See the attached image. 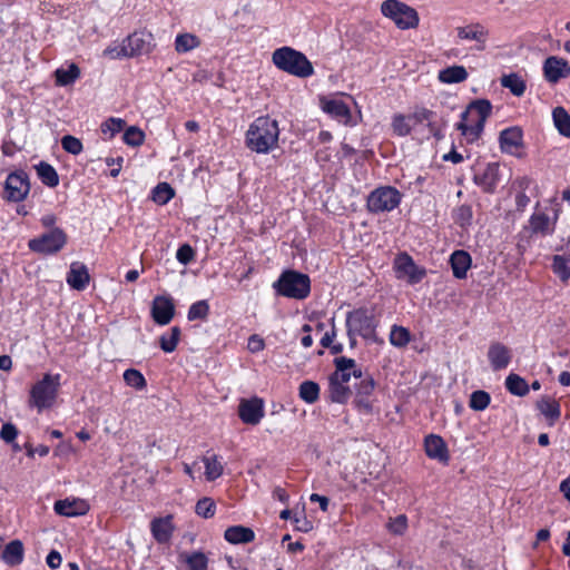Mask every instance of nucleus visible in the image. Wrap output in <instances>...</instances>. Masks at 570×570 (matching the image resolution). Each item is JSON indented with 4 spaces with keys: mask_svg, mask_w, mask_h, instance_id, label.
Segmentation results:
<instances>
[{
    "mask_svg": "<svg viewBox=\"0 0 570 570\" xmlns=\"http://www.w3.org/2000/svg\"><path fill=\"white\" fill-rule=\"evenodd\" d=\"M202 461L205 465V478L207 481H215L223 474L224 466L218 455H205Z\"/></svg>",
    "mask_w": 570,
    "mask_h": 570,
    "instance_id": "e433bc0d",
    "label": "nucleus"
},
{
    "mask_svg": "<svg viewBox=\"0 0 570 570\" xmlns=\"http://www.w3.org/2000/svg\"><path fill=\"white\" fill-rule=\"evenodd\" d=\"M180 559L187 564L189 570H208V558L202 551L181 553Z\"/></svg>",
    "mask_w": 570,
    "mask_h": 570,
    "instance_id": "79ce46f5",
    "label": "nucleus"
},
{
    "mask_svg": "<svg viewBox=\"0 0 570 570\" xmlns=\"http://www.w3.org/2000/svg\"><path fill=\"white\" fill-rule=\"evenodd\" d=\"M105 163L107 166L111 167L109 175L112 178L118 177V175L121 170V167H122L124 158L122 157H117V158L107 157L105 159Z\"/></svg>",
    "mask_w": 570,
    "mask_h": 570,
    "instance_id": "0e129e2a",
    "label": "nucleus"
},
{
    "mask_svg": "<svg viewBox=\"0 0 570 570\" xmlns=\"http://www.w3.org/2000/svg\"><path fill=\"white\" fill-rule=\"evenodd\" d=\"M124 381L128 386L138 391H141L147 386L145 376L141 372L135 368H128L124 372Z\"/></svg>",
    "mask_w": 570,
    "mask_h": 570,
    "instance_id": "8fccbe9b",
    "label": "nucleus"
},
{
    "mask_svg": "<svg viewBox=\"0 0 570 570\" xmlns=\"http://www.w3.org/2000/svg\"><path fill=\"white\" fill-rule=\"evenodd\" d=\"M60 386V374H45L30 390V406H36L38 411L50 407Z\"/></svg>",
    "mask_w": 570,
    "mask_h": 570,
    "instance_id": "423d86ee",
    "label": "nucleus"
},
{
    "mask_svg": "<svg viewBox=\"0 0 570 570\" xmlns=\"http://www.w3.org/2000/svg\"><path fill=\"white\" fill-rule=\"evenodd\" d=\"M469 73L463 66H450L439 71V80L443 83H460L466 80Z\"/></svg>",
    "mask_w": 570,
    "mask_h": 570,
    "instance_id": "473e14b6",
    "label": "nucleus"
},
{
    "mask_svg": "<svg viewBox=\"0 0 570 570\" xmlns=\"http://www.w3.org/2000/svg\"><path fill=\"white\" fill-rule=\"evenodd\" d=\"M200 46V39L193 33H178L175 39V50L178 53L189 52Z\"/></svg>",
    "mask_w": 570,
    "mask_h": 570,
    "instance_id": "ea45409f",
    "label": "nucleus"
},
{
    "mask_svg": "<svg viewBox=\"0 0 570 570\" xmlns=\"http://www.w3.org/2000/svg\"><path fill=\"white\" fill-rule=\"evenodd\" d=\"M500 148L502 153L515 155V149L523 144V134L519 127L503 129L499 136Z\"/></svg>",
    "mask_w": 570,
    "mask_h": 570,
    "instance_id": "5701e85b",
    "label": "nucleus"
},
{
    "mask_svg": "<svg viewBox=\"0 0 570 570\" xmlns=\"http://www.w3.org/2000/svg\"><path fill=\"white\" fill-rule=\"evenodd\" d=\"M175 196V189L168 183H159L151 191V199L158 205H166Z\"/></svg>",
    "mask_w": 570,
    "mask_h": 570,
    "instance_id": "c03bdc74",
    "label": "nucleus"
},
{
    "mask_svg": "<svg viewBox=\"0 0 570 570\" xmlns=\"http://www.w3.org/2000/svg\"><path fill=\"white\" fill-rule=\"evenodd\" d=\"M238 415L246 424H258L264 416L263 400L257 396L249 400H242L238 406Z\"/></svg>",
    "mask_w": 570,
    "mask_h": 570,
    "instance_id": "a211bd4d",
    "label": "nucleus"
},
{
    "mask_svg": "<svg viewBox=\"0 0 570 570\" xmlns=\"http://www.w3.org/2000/svg\"><path fill=\"white\" fill-rule=\"evenodd\" d=\"M492 105L488 99H476L469 104L466 109L461 112V120L456 124V129L466 138L469 142L476 141L483 132L485 121L491 115Z\"/></svg>",
    "mask_w": 570,
    "mask_h": 570,
    "instance_id": "f03ea898",
    "label": "nucleus"
},
{
    "mask_svg": "<svg viewBox=\"0 0 570 570\" xmlns=\"http://www.w3.org/2000/svg\"><path fill=\"white\" fill-rule=\"evenodd\" d=\"M248 350L252 352V353H257V352H261L264 350L265 347V343H264V340L257 335V334H253L249 338H248Z\"/></svg>",
    "mask_w": 570,
    "mask_h": 570,
    "instance_id": "69168bd1",
    "label": "nucleus"
},
{
    "mask_svg": "<svg viewBox=\"0 0 570 570\" xmlns=\"http://www.w3.org/2000/svg\"><path fill=\"white\" fill-rule=\"evenodd\" d=\"M122 42L129 58L148 55L155 47L153 35L145 30L132 32Z\"/></svg>",
    "mask_w": 570,
    "mask_h": 570,
    "instance_id": "ddd939ff",
    "label": "nucleus"
},
{
    "mask_svg": "<svg viewBox=\"0 0 570 570\" xmlns=\"http://www.w3.org/2000/svg\"><path fill=\"white\" fill-rule=\"evenodd\" d=\"M273 287L281 296L302 301L311 293V278L307 274L286 269L279 275Z\"/></svg>",
    "mask_w": 570,
    "mask_h": 570,
    "instance_id": "20e7f679",
    "label": "nucleus"
},
{
    "mask_svg": "<svg viewBox=\"0 0 570 570\" xmlns=\"http://www.w3.org/2000/svg\"><path fill=\"white\" fill-rule=\"evenodd\" d=\"M195 512L204 519L213 518L216 512V503L212 498H202L196 503Z\"/></svg>",
    "mask_w": 570,
    "mask_h": 570,
    "instance_id": "5fc2aeb1",
    "label": "nucleus"
},
{
    "mask_svg": "<svg viewBox=\"0 0 570 570\" xmlns=\"http://www.w3.org/2000/svg\"><path fill=\"white\" fill-rule=\"evenodd\" d=\"M180 338V328L178 326H174L170 328L169 333L163 334L159 337V346L165 353H173L179 342Z\"/></svg>",
    "mask_w": 570,
    "mask_h": 570,
    "instance_id": "a18cd8bd",
    "label": "nucleus"
},
{
    "mask_svg": "<svg viewBox=\"0 0 570 570\" xmlns=\"http://www.w3.org/2000/svg\"><path fill=\"white\" fill-rule=\"evenodd\" d=\"M298 395L304 402L313 404L320 399V385L314 381H304L298 387Z\"/></svg>",
    "mask_w": 570,
    "mask_h": 570,
    "instance_id": "37998d69",
    "label": "nucleus"
},
{
    "mask_svg": "<svg viewBox=\"0 0 570 570\" xmlns=\"http://www.w3.org/2000/svg\"><path fill=\"white\" fill-rule=\"evenodd\" d=\"M212 79V73L206 69H198L193 73V81L204 83Z\"/></svg>",
    "mask_w": 570,
    "mask_h": 570,
    "instance_id": "774afa93",
    "label": "nucleus"
},
{
    "mask_svg": "<svg viewBox=\"0 0 570 570\" xmlns=\"http://www.w3.org/2000/svg\"><path fill=\"white\" fill-rule=\"evenodd\" d=\"M377 321L375 320L374 313L367 308H357L347 313L346 327L350 340H353V335H360L364 340L377 341L376 327Z\"/></svg>",
    "mask_w": 570,
    "mask_h": 570,
    "instance_id": "39448f33",
    "label": "nucleus"
},
{
    "mask_svg": "<svg viewBox=\"0 0 570 570\" xmlns=\"http://www.w3.org/2000/svg\"><path fill=\"white\" fill-rule=\"evenodd\" d=\"M491 402V396L483 390H478L471 393L469 406L473 411H484Z\"/></svg>",
    "mask_w": 570,
    "mask_h": 570,
    "instance_id": "09e8293b",
    "label": "nucleus"
},
{
    "mask_svg": "<svg viewBox=\"0 0 570 570\" xmlns=\"http://www.w3.org/2000/svg\"><path fill=\"white\" fill-rule=\"evenodd\" d=\"M472 207L470 205L463 204L454 209L453 219L455 224H458L462 228H466L472 223Z\"/></svg>",
    "mask_w": 570,
    "mask_h": 570,
    "instance_id": "864d4df0",
    "label": "nucleus"
},
{
    "mask_svg": "<svg viewBox=\"0 0 570 570\" xmlns=\"http://www.w3.org/2000/svg\"><path fill=\"white\" fill-rule=\"evenodd\" d=\"M504 385L509 393L515 396H525L530 391V386L527 381L515 373H510L505 377Z\"/></svg>",
    "mask_w": 570,
    "mask_h": 570,
    "instance_id": "f704fd0d",
    "label": "nucleus"
},
{
    "mask_svg": "<svg viewBox=\"0 0 570 570\" xmlns=\"http://www.w3.org/2000/svg\"><path fill=\"white\" fill-rule=\"evenodd\" d=\"M512 358L511 350L500 342H493L488 350V360L493 371L508 367Z\"/></svg>",
    "mask_w": 570,
    "mask_h": 570,
    "instance_id": "6ab92c4d",
    "label": "nucleus"
},
{
    "mask_svg": "<svg viewBox=\"0 0 570 570\" xmlns=\"http://www.w3.org/2000/svg\"><path fill=\"white\" fill-rule=\"evenodd\" d=\"M410 116L413 125L426 122L429 132L438 140L443 138V126L438 119L436 112L424 107H415Z\"/></svg>",
    "mask_w": 570,
    "mask_h": 570,
    "instance_id": "2eb2a0df",
    "label": "nucleus"
},
{
    "mask_svg": "<svg viewBox=\"0 0 570 570\" xmlns=\"http://www.w3.org/2000/svg\"><path fill=\"white\" fill-rule=\"evenodd\" d=\"M61 147L65 151L75 156L81 154L83 149L81 140L71 135H66L61 138Z\"/></svg>",
    "mask_w": 570,
    "mask_h": 570,
    "instance_id": "13d9d810",
    "label": "nucleus"
},
{
    "mask_svg": "<svg viewBox=\"0 0 570 570\" xmlns=\"http://www.w3.org/2000/svg\"><path fill=\"white\" fill-rule=\"evenodd\" d=\"M472 264L471 255L463 250L456 249L450 256V265L453 276L458 279H464Z\"/></svg>",
    "mask_w": 570,
    "mask_h": 570,
    "instance_id": "bb28decb",
    "label": "nucleus"
},
{
    "mask_svg": "<svg viewBox=\"0 0 570 570\" xmlns=\"http://www.w3.org/2000/svg\"><path fill=\"white\" fill-rule=\"evenodd\" d=\"M53 510L59 515L71 518L86 514L89 511V504L82 499L67 498L56 501Z\"/></svg>",
    "mask_w": 570,
    "mask_h": 570,
    "instance_id": "aec40b11",
    "label": "nucleus"
},
{
    "mask_svg": "<svg viewBox=\"0 0 570 570\" xmlns=\"http://www.w3.org/2000/svg\"><path fill=\"white\" fill-rule=\"evenodd\" d=\"M195 249L187 243L180 245L176 252V259L185 266L190 264L195 259Z\"/></svg>",
    "mask_w": 570,
    "mask_h": 570,
    "instance_id": "bf43d9fd",
    "label": "nucleus"
},
{
    "mask_svg": "<svg viewBox=\"0 0 570 570\" xmlns=\"http://www.w3.org/2000/svg\"><path fill=\"white\" fill-rule=\"evenodd\" d=\"M122 140L126 145L131 147H139L145 141V134L136 126H130L124 132Z\"/></svg>",
    "mask_w": 570,
    "mask_h": 570,
    "instance_id": "6e6d98bb",
    "label": "nucleus"
},
{
    "mask_svg": "<svg viewBox=\"0 0 570 570\" xmlns=\"http://www.w3.org/2000/svg\"><path fill=\"white\" fill-rule=\"evenodd\" d=\"M537 409L542 415L550 420V425H553L561 415L560 404L549 396H542L537 402Z\"/></svg>",
    "mask_w": 570,
    "mask_h": 570,
    "instance_id": "72a5a7b5",
    "label": "nucleus"
},
{
    "mask_svg": "<svg viewBox=\"0 0 570 570\" xmlns=\"http://www.w3.org/2000/svg\"><path fill=\"white\" fill-rule=\"evenodd\" d=\"M323 110L332 118L342 124H348L351 119V111L348 106L341 99L324 100L322 104Z\"/></svg>",
    "mask_w": 570,
    "mask_h": 570,
    "instance_id": "c756f323",
    "label": "nucleus"
},
{
    "mask_svg": "<svg viewBox=\"0 0 570 570\" xmlns=\"http://www.w3.org/2000/svg\"><path fill=\"white\" fill-rule=\"evenodd\" d=\"M489 31L480 23H472L465 27L458 28V37L462 40L476 41V49L484 50Z\"/></svg>",
    "mask_w": 570,
    "mask_h": 570,
    "instance_id": "393cba45",
    "label": "nucleus"
},
{
    "mask_svg": "<svg viewBox=\"0 0 570 570\" xmlns=\"http://www.w3.org/2000/svg\"><path fill=\"white\" fill-rule=\"evenodd\" d=\"M383 16L390 18L400 29H411L419 24L415 9L397 0H386L381 6Z\"/></svg>",
    "mask_w": 570,
    "mask_h": 570,
    "instance_id": "6e6552de",
    "label": "nucleus"
},
{
    "mask_svg": "<svg viewBox=\"0 0 570 570\" xmlns=\"http://www.w3.org/2000/svg\"><path fill=\"white\" fill-rule=\"evenodd\" d=\"M68 236L61 228H52L29 240L31 252L42 255H53L60 252L67 244Z\"/></svg>",
    "mask_w": 570,
    "mask_h": 570,
    "instance_id": "1a4fd4ad",
    "label": "nucleus"
},
{
    "mask_svg": "<svg viewBox=\"0 0 570 570\" xmlns=\"http://www.w3.org/2000/svg\"><path fill=\"white\" fill-rule=\"evenodd\" d=\"M394 269L397 278L406 277L411 285L420 283L426 275L423 267H419L413 258L405 252L400 253L394 261Z\"/></svg>",
    "mask_w": 570,
    "mask_h": 570,
    "instance_id": "f8f14e48",
    "label": "nucleus"
},
{
    "mask_svg": "<svg viewBox=\"0 0 570 570\" xmlns=\"http://www.w3.org/2000/svg\"><path fill=\"white\" fill-rule=\"evenodd\" d=\"M18 429L14 424L7 422L2 424L0 438L6 443H12L18 436Z\"/></svg>",
    "mask_w": 570,
    "mask_h": 570,
    "instance_id": "052dcab7",
    "label": "nucleus"
},
{
    "mask_svg": "<svg viewBox=\"0 0 570 570\" xmlns=\"http://www.w3.org/2000/svg\"><path fill=\"white\" fill-rule=\"evenodd\" d=\"M36 173L40 181L49 188L59 185V175L55 167L47 161H40L35 166Z\"/></svg>",
    "mask_w": 570,
    "mask_h": 570,
    "instance_id": "2f4dec72",
    "label": "nucleus"
},
{
    "mask_svg": "<svg viewBox=\"0 0 570 570\" xmlns=\"http://www.w3.org/2000/svg\"><path fill=\"white\" fill-rule=\"evenodd\" d=\"M425 453L430 459L438 460L441 463H448L450 455L446 443L436 434H430L424 440Z\"/></svg>",
    "mask_w": 570,
    "mask_h": 570,
    "instance_id": "412c9836",
    "label": "nucleus"
},
{
    "mask_svg": "<svg viewBox=\"0 0 570 570\" xmlns=\"http://www.w3.org/2000/svg\"><path fill=\"white\" fill-rule=\"evenodd\" d=\"M151 317L158 325H167L175 315V304L170 296L157 295L151 304Z\"/></svg>",
    "mask_w": 570,
    "mask_h": 570,
    "instance_id": "dca6fc26",
    "label": "nucleus"
},
{
    "mask_svg": "<svg viewBox=\"0 0 570 570\" xmlns=\"http://www.w3.org/2000/svg\"><path fill=\"white\" fill-rule=\"evenodd\" d=\"M552 271L562 282H567L570 278V258L564 255H554Z\"/></svg>",
    "mask_w": 570,
    "mask_h": 570,
    "instance_id": "de8ad7c7",
    "label": "nucleus"
},
{
    "mask_svg": "<svg viewBox=\"0 0 570 570\" xmlns=\"http://www.w3.org/2000/svg\"><path fill=\"white\" fill-rule=\"evenodd\" d=\"M335 371L330 375L328 381H335L342 384H347L353 376L354 370L357 367L355 360L345 356L334 358Z\"/></svg>",
    "mask_w": 570,
    "mask_h": 570,
    "instance_id": "4be33fe9",
    "label": "nucleus"
},
{
    "mask_svg": "<svg viewBox=\"0 0 570 570\" xmlns=\"http://www.w3.org/2000/svg\"><path fill=\"white\" fill-rule=\"evenodd\" d=\"M209 314V304L206 299H200L193 303L188 309V321L206 320Z\"/></svg>",
    "mask_w": 570,
    "mask_h": 570,
    "instance_id": "603ef678",
    "label": "nucleus"
},
{
    "mask_svg": "<svg viewBox=\"0 0 570 570\" xmlns=\"http://www.w3.org/2000/svg\"><path fill=\"white\" fill-rule=\"evenodd\" d=\"M529 227L532 234L552 235L556 228V219L551 220L549 215L543 212L533 213L529 219Z\"/></svg>",
    "mask_w": 570,
    "mask_h": 570,
    "instance_id": "cd10ccee",
    "label": "nucleus"
},
{
    "mask_svg": "<svg viewBox=\"0 0 570 570\" xmlns=\"http://www.w3.org/2000/svg\"><path fill=\"white\" fill-rule=\"evenodd\" d=\"M55 77L58 86H69L80 77V69L76 63H70L67 69L58 68Z\"/></svg>",
    "mask_w": 570,
    "mask_h": 570,
    "instance_id": "4c0bfd02",
    "label": "nucleus"
},
{
    "mask_svg": "<svg viewBox=\"0 0 570 570\" xmlns=\"http://www.w3.org/2000/svg\"><path fill=\"white\" fill-rule=\"evenodd\" d=\"M351 389L342 383L328 381V397L334 403L344 404L350 399Z\"/></svg>",
    "mask_w": 570,
    "mask_h": 570,
    "instance_id": "a19ab883",
    "label": "nucleus"
},
{
    "mask_svg": "<svg viewBox=\"0 0 570 570\" xmlns=\"http://www.w3.org/2000/svg\"><path fill=\"white\" fill-rule=\"evenodd\" d=\"M278 121L269 116H259L249 125L245 144L252 151L268 154L278 146Z\"/></svg>",
    "mask_w": 570,
    "mask_h": 570,
    "instance_id": "f257e3e1",
    "label": "nucleus"
},
{
    "mask_svg": "<svg viewBox=\"0 0 570 570\" xmlns=\"http://www.w3.org/2000/svg\"><path fill=\"white\" fill-rule=\"evenodd\" d=\"M1 560L9 567H18L24 560V547L21 540H11L1 552Z\"/></svg>",
    "mask_w": 570,
    "mask_h": 570,
    "instance_id": "a878e982",
    "label": "nucleus"
},
{
    "mask_svg": "<svg viewBox=\"0 0 570 570\" xmlns=\"http://www.w3.org/2000/svg\"><path fill=\"white\" fill-rule=\"evenodd\" d=\"M402 200V194L392 186H381L370 193L366 200L368 212L373 214L391 212Z\"/></svg>",
    "mask_w": 570,
    "mask_h": 570,
    "instance_id": "0eeeda50",
    "label": "nucleus"
},
{
    "mask_svg": "<svg viewBox=\"0 0 570 570\" xmlns=\"http://www.w3.org/2000/svg\"><path fill=\"white\" fill-rule=\"evenodd\" d=\"M553 124L563 137H570V115L563 107H556L552 110Z\"/></svg>",
    "mask_w": 570,
    "mask_h": 570,
    "instance_id": "58836bf2",
    "label": "nucleus"
},
{
    "mask_svg": "<svg viewBox=\"0 0 570 570\" xmlns=\"http://www.w3.org/2000/svg\"><path fill=\"white\" fill-rule=\"evenodd\" d=\"M150 531L158 543H166L170 540L174 531L171 515L156 518L150 523Z\"/></svg>",
    "mask_w": 570,
    "mask_h": 570,
    "instance_id": "c85d7f7f",
    "label": "nucleus"
},
{
    "mask_svg": "<svg viewBox=\"0 0 570 570\" xmlns=\"http://www.w3.org/2000/svg\"><path fill=\"white\" fill-rule=\"evenodd\" d=\"M104 56L110 59L129 58L124 42L120 45L109 46L104 50Z\"/></svg>",
    "mask_w": 570,
    "mask_h": 570,
    "instance_id": "680f3d73",
    "label": "nucleus"
},
{
    "mask_svg": "<svg viewBox=\"0 0 570 570\" xmlns=\"http://www.w3.org/2000/svg\"><path fill=\"white\" fill-rule=\"evenodd\" d=\"M544 79L549 83H557L563 78L570 76V66L563 58L550 56L543 61L542 66Z\"/></svg>",
    "mask_w": 570,
    "mask_h": 570,
    "instance_id": "f3484780",
    "label": "nucleus"
},
{
    "mask_svg": "<svg viewBox=\"0 0 570 570\" xmlns=\"http://www.w3.org/2000/svg\"><path fill=\"white\" fill-rule=\"evenodd\" d=\"M68 285L76 291H83L90 282V275L85 264L73 262L66 278Z\"/></svg>",
    "mask_w": 570,
    "mask_h": 570,
    "instance_id": "b1692460",
    "label": "nucleus"
},
{
    "mask_svg": "<svg viewBox=\"0 0 570 570\" xmlns=\"http://www.w3.org/2000/svg\"><path fill=\"white\" fill-rule=\"evenodd\" d=\"M30 191L29 176L23 170H16L8 175L4 181L3 199L19 203L27 198Z\"/></svg>",
    "mask_w": 570,
    "mask_h": 570,
    "instance_id": "9d476101",
    "label": "nucleus"
},
{
    "mask_svg": "<svg viewBox=\"0 0 570 570\" xmlns=\"http://www.w3.org/2000/svg\"><path fill=\"white\" fill-rule=\"evenodd\" d=\"M274 66L297 78H308L314 75V67L308 58L292 47H281L272 55Z\"/></svg>",
    "mask_w": 570,
    "mask_h": 570,
    "instance_id": "7ed1b4c3",
    "label": "nucleus"
},
{
    "mask_svg": "<svg viewBox=\"0 0 570 570\" xmlns=\"http://www.w3.org/2000/svg\"><path fill=\"white\" fill-rule=\"evenodd\" d=\"M353 376L358 380L357 383H355V404L360 409H364L367 412L372 410L371 402L368 400V396L373 393L375 389V381L370 374H363L362 370H354Z\"/></svg>",
    "mask_w": 570,
    "mask_h": 570,
    "instance_id": "4468645a",
    "label": "nucleus"
},
{
    "mask_svg": "<svg viewBox=\"0 0 570 570\" xmlns=\"http://www.w3.org/2000/svg\"><path fill=\"white\" fill-rule=\"evenodd\" d=\"M61 561V554L57 550H51L46 559L48 567L53 570L60 567Z\"/></svg>",
    "mask_w": 570,
    "mask_h": 570,
    "instance_id": "338daca9",
    "label": "nucleus"
},
{
    "mask_svg": "<svg viewBox=\"0 0 570 570\" xmlns=\"http://www.w3.org/2000/svg\"><path fill=\"white\" fill-rule=\"evenodd\" d=\"M393 132L399 137H405L412 131V121L410 116L403 114H395L391 122Z\"/></svg>",
    "mask_w": 570,
    "mask_h": 570,
    "instance_id": "49530a36",
    "label": "nucleus"
},
{
    "mask_svg": "<svg viewBox=\"0 0 570 570\" xmlns=\"http://www.w3.org/2000/svg\"><path fill=\"white\" fill-rule=\"evenodd\" d=\"M501 86L509 89L517 97L523 96L527 85L525 81L515 72L503 75L500 79Z\"/></svg>",
    "mask_w": 570,
    "mask_h": 570,
    "instance_id": "c9c22d12",
    "label": "nucleus"
},
{
    "mask_svg": "<svg viewBox=\"0 0 570 570\" xmlns=\"http://www.w3.org/2000/svg\"><path fill=\"white\" fill-rule=\"evenodd\" d=\"M473 183L482 189L483 193L493 194L497 190L502 173L499 163H487L484 166L473 168Z\"/></svg>",
    "mask_w": 570,
    "mask_h": 570,
    "instance_id": "9b49d317",
    "label": "nucleus"
},
{
    "mask_svg": "<svg viewBox=\"0 0 570 570\" xmlns=\"http://www.w3.org/2000/svg\"><path fill=\"white\" fill-rule=\"evenodd\" d=\"M224 538L232 544L249 543L255 539V533L250 528L233 525L225 530Z\"/></svg>",
    "mask_w": 570,
    "mask_h": 570,
    "instance_id": "7c9ffc66",
    "label": "nucleus"
},
{
    "mask_svg": "<svg viewBox=\"0 0 570 570\" xmlns=\"http://www.w3.org/2000/svg\"><path fill=\"white\" fill-rule=\"evenodd\" d=\"M407 527L406 517L401 514L391 520L387 524L390 532L394 534H403Z\"/></svg>",
    "mask_w": 570,
    "mask_h": 570,
    "instance_id": "e2e57ef3",
    "label": "nucleus"
},
{
    "mask_svg": "<svg viewBox=\"0 0 570 570\" xmlns=\"http://www.w3.org/2000/svg\"><path fill=\"white\" fill-rule=\"evenodd\" d=\"M409 330L403 326L393 325L390 333V343L395 347H404L410 342Z\"/></svg>",
    "mask_w": 570,
    "mask_h": 570,
    "instance_id": "3c124183",
    "label": "nucleus"
},
{
    "mask_svg": "<svg viewBox=\"0 0 570 570\" xmlns=\"http://www.w3.org/2000/svg\"><path fill=\"white\" fill-rule=\"evenodd\" d=\"M125 125L126 122L124 119L110 117L101 124L100 130L104 135H108V138H112L116 134L122 130Z\"/></svg>",
    "mask_w": 570,
    "mask_h": 570,
    "instance_id": "4d7b16f0",
    "label": "nucleus"
}]
</instances>
